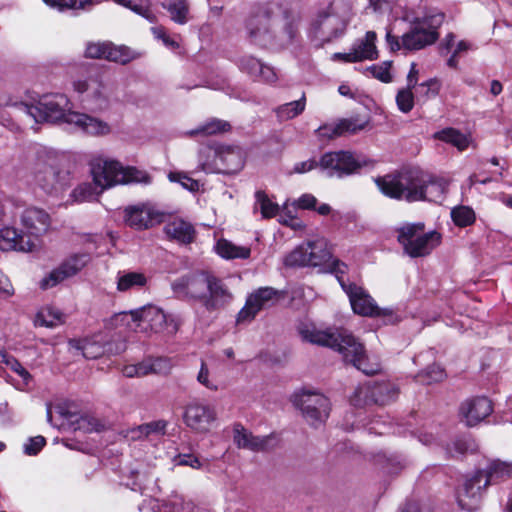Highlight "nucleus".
<instances>
[{"mask_svg":"<svg viewBox=\"0 0 512 512\" xmlns=\"http://www.w3.org/2000/svg\"><path fill=\"white\" fill-rule=\"evenodd\" d=\"M383 195L408 203L439 202L448 189V182L420 168H404L379 176L374 180Z\"/></svg>","mask_w":512,"mask_h":512,"instance_id":"1","label":"nucleus"},{"mask_svg":"<svg viewBox=\"0 0 512 512\" xmlns=\"http://www.w3.org/2000/svg\"><path fill=\"white\" fill-rule=\"evenodd\" d=\"M298 14L287 4L270 1L260 6L248 20L251 41L262 47L282 46L290 43L297 32Z\"/></svg>","mask_w":512,"mask_h":512,"instance_id":"2","label":"nucleus"},{"mask_svg":"<svg viewBox=\"0 0 512 512\" xmlns=\"http://www.w3.org/2000/svg\"><path fill=\"white\" fill-rule=\"evenodd\" d=\"M297 330L303 341L337 350L345 362L351 363L367 375L375 374L379 370L378 366L368 365L363 344L345 329L333 332L320 330L312 323H301Z\"/></svg>","mask_w":512,"mask_h":512,"instance_id":"3","label":"nucleus"},{"mask_svg":"<svg viewBox=\"0 0 512 512\" xmlns=\"http://www.w3.org/2000/svg\"><path fill=\"white\" fill-rule=\"evenodd\" d=\"M444 22V14L436 13L416 18L410 29L401 38L393 35L390 30L386 32V43L392 52L401 49L417 51L434 44L438 38V29Z\"/></svg>","mask_w":512,"mask_h":512,"instance_id":"4","label":"nucleus"},{"mask_svg":"<svg viewBox=\"0 0 512 512\" xmlns=\"http://www.w3.org/2000/svg\"><path fill=\"white\" fill-rule=\"evenodd\" d=\"M12 106L19 116L30 118L35 123H68V114L75 113L67 96L61 93L43 95L35 104L15 102Z\"/></svg>","mask_w":512,"mask_h":512,"instance_id":"5","label":"nucleus"},{"mask_svg":"<svg viewBox=\"0 0 512 512\" xmlns=\"http://www.w3.org/2000/svg\"><path fill=\"white\" fill-rule=\"evenodd\" d=\"M91 173L102 190L117 184L149 183L150 176L135 167H123L118 161L101 157L91 162Z\"/></svg>","mask_w":512,"mask_h":512,"instance_id":"6","label":"nucleus"},{"mask_svg":"<svg viewBox=\"0 0 512 512\" xmlns=\"http://www.w3.org/2000/svg\"><path fill=\"white\" fill-rule=\"evenodd\" d=\"M124 317L130 316L137 328L141 331L155 333L165 332L175 334L179 328V321L173 315L166 314L162 309L154 305L123 313Z\"/></svg>","mask_w":512,"mask_h":512,"instance_id":"7","label":"nucleus"},{"mask_svg":"<svg viewBox=\"0 0 512 512\" xmlns=\"http://www.w3.org/2000/svg\"><path fill=\"white\" fill-rule=\"evenodd\" d=\"M424 224H406L398 229V241L410 257H423L439 244L440 234L437 232L423 233Z\"/></svg>","mask_w":512,"mask_h":512,"instance_id":"8","label":"nucleus"},{"mask_svg":"<svg viewBox=\"0 0 512 512\" xmlns=\"http://www.w3.org/2000/svg\"><path fill=\"white\" fill-rule=\"evenodd\" d=\"M72 85L74 91L82 96V101L90 104L94 110H104L109 106L111 89L99 73L76 79Z\"/></svg>","mask_w":512,"mask_h":512,"instance_id":"9","label":"nucleus"},{"mask_svg":"<svg viewBox=\"0 0 512 512\" xmlns=\"http://www.w3.org/2000/svg\"><path fill=\"white\" fill-rule=\"evenodd\" d=\"M331 258L323 240L308 241L297 246L284 260L288 267H319Z\"/></svg>","mask_w":512,"mask_h":512,"instance_id":"10","label":"nucleus"},{"mask_svg":"<svg viewBox=\"0 0 512 512\" xmlns=\"http://www.w3.org/2000/svg\"><path fill=\"white\" fill-rule=\"evenodd\" d=\"M294 405L299 408L310 425L317 427L329 417L330 401L321 393L303 391L294 397Z\"/></svg>","mask_w":512,"mask_h":512,"instance_id":"11","label":"nucleus"},{"mask_svg":"<svg viewBox=\"0 0 512 512\" xmlns=\"http://www.w3.org/2000/svg\"><path fill=\"white\" fill-rule=\"evenodd\" d=\"M489 485H485L484 472L476 470L468 475L456 492L458 506L465 511H477L482 504L483 496Z\"/></svg>","mask_w":512,"mask_h":512,"instance_id":"12","label":"nucleus"},{"mask_svg":"<svg viewBox=\"0 0 512 512\" xmlns=\"http://www.w3.org/2000/svg\"><path fill=\"white\" fill-rule=\"evenodd\" d=\"M33 178L47 194H52L62 189L64 186V175L58 167V159L51 155H39L34 165Z\"/></svg>","mask_w":512,"mask_h":512,"instance_id":"13","label":"nucleus"},{"mask_svg":"<svg viewBox=\"0 0 512 512\" xmlns=\"http://www.w3.org/2000/svg\"><path fill=\"white\" fill-rule=\"evenodd\" d=\"M211 273L195 271L174 280L171 288L178 298L199 301L203 304Z\"/></svg>","mask_w":512,"mask_h":512,"instance_id":"14","label":"nucleus"},{"mask_svg":"<svg viewBox=\"0 0 512 512\" xmlns=\"http://www.w3.org/2000/svg\"><path fill=\"white\" fill-rule=\"evenodd\" d=\"M165 213L150 203L128 206L124 209L125 224L135 230H146L164 222Z\"/></svg>","mask_w":512,"mask_h":512,"instance_id":"15","label":"nucleus"},{"mask_svg":"<svg viewBox=\"0 0 512 512\" xmlns=\"http://www.w3.org/2000/svg\"><path fill=\"white\" fill-rule=\"evenodd\" d=\"M366 164V161L356 158L348 151L327 152L319 161L321 169L327 170L331 176L339 177L353 174Z\"/></svg>","mask_w":512,"mask_h":512,"instance_id":"16","label":"nucleus"},{"mask_svg":"<svg viewBox=\"0 0 512 512\" xmlns=\"http://www.w3.org/2000/svg\"><path fill=\"white\" fill-rule=\"evenodd\" d=\"M19 220L29 239L32 238L34 243L37 244L39 239L51 228L50 215L44 209L38 207L25 208L20 213Z\"/></svg>","mask_w":512,"mask_h":512,"instance_id":"17","label":"nucleus"},{"mask_svg":"<svg viewBox=\"0 0 512 512\" xmlns=\"http://www.w3.org/2000/svg\"><path fill=\"white\" fill-rule=\"evenodd\" d=\"M279 298V293L272 287H261L251 293L245 306L237 315V323L251 322L257 313L273 305Z\"/></svg>","mask_w":512,"mask_h":512,"instance_id":"18","label":"nucleus"},{"mask_svg":"<svg viewBox=\"0 0 512 512\" xmlns=\"http://www.w3.org/2000/svg\"><path fill=\"white\" fill-rule=\"evenodd\" d=\"M89 261L87 254H75L67 258L56 269L52 270L49 275L42 279L41 288L48 289L56 286L67 278L76 275Z\"/></svg>","mask_w":512,"mask_h":512,"instance_id":"19","label":"nucleus"},{"mask_svg":"<svg viewBox=\"0 0 512 512\" xmlns=\"http://www.w3.org/2000/svg\"><path fill=\"white\" fill-rule=\"evenodd\" d=\"M216 420L215 409L206 404L194 402L187 405L184 412V422L192 430L206 433Z\"/></svg>","mask_w":512,"mask_h":512,"instance_id":"20","label":"nucleus"},{"mask_svg":"<svg viewBox=\"0 0 512 512\" xmlns=\"http://www.w3.org/2000/svg\"><path fill=\"white\" fill-rule=\"evenodd\" d=\"M346 26V21L340 15L323 11L314 23L315 35L322 42H331L344 34Z\"/></svg>","mask_w":512,"mask_h":512,"instance_id":"21","label":"nucleus"},{"mask_svg":"<svg viewBox=\"0 0 512 512\" xmlns=\"http://www.w3.org/2000/svg\"><path fill=\"white\" fill-rule=\"evenodd\" d=\"M233 300V294L224 281L211 273L203 306L208 312L225 308Z\"/></svg>","mask_w":512,"mask_h":512,"instance_id":"22","label":"nucleus"},{"mask_svg":"<svg viewBox=\"0 0 512 512\" xmlns=\"http://www.w3.org/2000/svg\"><path fill=\"white\" fill-rule=\"evenodd\" d=\"M343 290L348 295L351 307L356 314L362 316H379L382 314L374 300L363 288L350 283L349 285H343Z\"/></svg>","mask_w":512,"mask_h":512,"instance_id":"23","label":"nucleus"},{"mask_svg":"<svg viewBox=\"0 0 512 512\" xmlns=\"http://www.w3.org/2000/svg\"><path fill=\"white\" fill-rule=\"evenodd\" d=\"M492 411V403L486 397L468 399L460 407V415L468 426L477 425L487 418Z\"/></svg>","mask_w":512,"mask_h":512,"instance_id":"24","label":"nucleus"},{"mask_svg":"<svg viewBox=\"0 0 512 512\" xmlns=\"http://www.w3.org/2000/svg\"><path fill=\"white\" fill-rule=\"evenodd\" d=\"M38 247L34 240L29 239L25 231L14 227H4L0 230V250L31 252Z\"/></svg>","mask_w":512,"mask_h":512,"instance_id":"25","label":"nucleus"},{"mask_svg":"<svg viewBox=\"0 0 512 512\" xmlns=\"http://www.w3.org/2000/svg\"><path fill=\"white\" fill-rule=\"evenodd\" d=\"M238 66L242 72L253 79L266 83H274L277 80V74L273 67L264 64L251 55H244L239 58Z\"/></svg>","mask_w":512,"mask_h":512,"instance_id":"26","label":"nucleus"},{"mask_svg":"<svg viewBox=\"0 0 512 512\" xmlns=\"http://www.w3.org/2000/svg\"><path fill=\"white\" fill-rule=\"evenodd\" d=\"M68 124L74 125L79 130L93 136H104L110 133L108 123L84 113L68 114Z\"/></svg>","mask_w":512,"mask_h":512,"instance_id":"27","label":"nucleus"},{"mask_svg":"<svg viewBox=\"0 0 512 512\" xmlns=\"http://www.w3.org/2000/svg\"><path fill=\"white\" fill-rule=\"evenodd\" d=\"M234 443L240 449H246L254 452L264 451L268 448L271 440L270 436H254L251 432L245 429L241 424H235L233 429Z\"/></svg>","mask_w":512,"mask_h":512,"instance_id":"28","label":"nucleus"},{"mask_svg":"<svg viewBox=\"0 0 512 512\" xmlns=\"http://www.w3.org/2000/svg\"><path fill=\"white\" fill-rule=\"evenodd\" d=\"M209 152L214 153V161L212 163L200 160L199 168L204 172H215L220 170L217 161H220L222 165L229 166L235 159L239 158V151L236 148L230 146L217 145L214 148H209Z\"/></svg>","mask_w":512,"mask_h":512,"instance_id":"29","label":"nucleus"},{"mask_svg":"<svg viewBox=\"0 0 512 512\" xmlns=\"http://www.w3.org/2000/svg\"><path fill=\"white\" fill-rule=\"evenodd\" d=\"M484 472L485 485L496 484L512 478V462L494 459L488 462Z\"/></svg>","mask_w":512,"mask_h":512,"instance_id":"30","label":"nucleus"},{"mask_svg":"<svg viewBox=\"0 0 512 512\" xmlns=\"http://www.w3.org/2000/svg\"><path fill=\"white\" fill-rule=\"evenodd\" d=\"M164 231L168 237L183 243L190 244L195 239V229L191 223L183 219H174L167 223Z\"/></svg>","mask_w":512,"mask_h":512,"instance_id":"31","label":"nucleus"},{"mask_svg":"<svg viewBox=\"0 0 512 512\" xmlns=\"http://www.w3.org/2000/svg\"><path fill=\"white\" fill-rule=\"evenodd\" d=\"M377 35L374 31H368L364 38L357 40L352 47L354 56L358 62L365 60H374L378 57V51L375 45Z\"/></svg>","mask_w":512,"mask_h":512,"instance_id":"32","label":"nucleus"},{"mask_svg":"<svg viewBox=\"0 0 512 512\" xmlns=\"http://www.w3.org/2000/svg\"><path fill=\"white\" fill-rule=\"evenodd\" d=\"M231 129V125L224 120L212 118L200 125L196 129L187 132L190 137L195 136H212L220 133L228 132Z\"/></svg>","mask_w":512,"mask_h":512,"instance_id":"33","label":"nucleus"},{"mask_svg":"<svg viewBox=\"0 0 512 512\" xmlns=\"http://www.w3.org/2000/svg\"><path fill=\"white\" fill-rule=\"evenodd\" d=\"M217 253L225 259H247L251 254V249L246 246H238L234 243L221 239L216 245Z\"/></svg>","mask_w":512,"mask_h":512,"instance_id":"34","label":"nucleus"},{"mask_svg":"<svg viewBox=\"0 0 512 512\" xmlns=\"http://www.w3.org/2000/svg\"><path fill=\"white\" fill-rule=\"evenodd\" d=\"M374 404L385 405L398 396V388L390 382H375L372 381Z\"/></svg>","mask_w":512,"mask_h":512,"instance_id":"35","label":"nucleus"},{"mask_svg":"<svg viewBox=\"0 0 512 512\" xmlns=\"http://www.w3.org/2000/svg\"><path fill=\"white\" fill-rule=\"evenodd\" d=\"M147 284V277L140 272H119L117 277V290L125 292L135 288H142Z\"/></svg>","mask_w":512,"mask_h":512,"instance_id":"36","label":"nucleus"},{"mask_svg":"<svg viewBox=\"0 0 512 512\" xmlns=\"http://www.w3.org/2000/svg\"><path fill=\"white\" fill-rule=\"evenodd\" d=\"M69 345L72 348L81 351L82 355L86 359H96L105 354V348L103 347V344L94 340H71Z\"/></svg>","mask_w":512,"mask_h":512,"instance_id":"37","label":"nucleus"},{"mask_svg":"<svg viewBox=\"0 0 512 512\" xmlns=\"http://www.w3.org/2000/svg\"><path fill=\"white\" fill-rule=\"evenodd\" d=\"M137 54L132 51L129 47L120 45L116 46L111 42H108L107 52H106V60L112 61L115 63H119L125 65L130 61L137 58Z\"/></svg>","mask_w":512,"mask_h":512,"instance_id":"38","label":"nucleus"},{"mask_svg":"<svg viewBox=\"0 0 512 512\" xmlns=\"http://www.w3.org/2000/svg\"><path fill=\"white\" fill-rule=\"evenodd\" d=\"M374 402L375 398H373L372 381L359 385L350 397V403L354 407L358 408L372 405Z\"/></svg>","mask_w":512,"mask_h":512,"instance_id":"39","label":"nucleus"},{"mask_svg":"<svg viewBox=\"0 0 512 512\" xmlns=\"http://www.w3.org/2000/svg\"><path fill=\"white\" fill-rule=\"evenodd\" d=\"M104 190L96 183L93 178V183H82L78 185L71 193V197L76 202L92 201L97 198Z\"/></svg>","mask_w":512,"mask_h":512,"instance_id":"40","label":"nucleus"},{"mask_svg":"<svg viewBox=\"0 0 512 512\" xmlns=\"http://www.w3.org/2000/svg\"><path fill=\"white\" fill-rule=\"evenodd\" d=\"M305 105L306 98L305 95H302V97L299 100L278 106L275 109V112L279 120L286 121L300 115L304 111Z\"/></svg>","mask_w":512,"mask_h":512,"instance_id":"41","label":"nucleus"},{"mask_svg":"<svg viewBox=\"0 0 512 512\" xmlns=\"http://www.w3.org/2000/svg\"><path fill=\"white\" fill-rule=\"evenodd\" d=\"M169 12L170 18L178 23L185 24L189 19V5L186 0H171L163 5Z\"/></svg>","mask_w":512,"mask_h":512,"instance_id":"42","label":"nucleus"},{"mask_svg":"<svg viewBox=\"0 0 512 512\" xmlns=\"http://www.w3.org/2000/svg\"><path fill=\"white\" fill-rule=\"evenodd\" d=\"M435 137L446 143L452 144L453 146L457 147L460 151H463L466 148H468L470 144V140L465 134H462L461 132L453 128H447L440 132H437L435 134Z\"/></svg>","mask_w":512,"mask_h":512,"instance_id":"43","label":"nucleus"},{"mask_svg":"<svg viewBox=\"0 0 512 512\" xmlns=\"http://www.w3.org/2000/svg\"><path fill=\"white\" fill-rule=\"evenodd\" d=\"M255 199L254 211L260 210L263 218H272L278 214V204L271 201L265 192L257 191L255 193Z\"/></svg>","mask_w":512,"mask_h":512,"instance_id":"44","label":"nucleus"},{"mask_svg":"<svg viewBox=\"0 0 512 512\" xmlns=\"http://www.w3.org/2000/svg\"><path fill=\"white\" fill-rule=\"evenodd\" d=\"M62 313L57 309L47 307L38 312L35 324L38 326L52 328L62 323Z\"/></svg>","mask_w":512,"mask_h":512,"instance_id":"45","label":"nucleus"},{"mask_svg":"<svg viewBox=\"0 0 512 512\" xmlns=\"http://www.w3.org/2000/svg\"><path fill=\"white\" fill-rule=\"evenodd\" d=\"M453 222L459 227H466L474 223L475 212L468 206H457L451 210Z\"/></svg>","mask_w":512,"mask_h":512,"instance_id":"46","label":"nucleus"},{"mask_svg":"<svg viewBox=\"0 0 512 512\" xmlns=\"http://www.w3.org/2000/svg\"><path fill=\"white\" fill-rule=\"evenodd\" d=\"M50 8L60 12L66 10L83 9L90 0H42Z\"/></svg>","mask_w":512,"mask_h":512,"instance_id":"47","label":"nucleus"},{"mask_svg":"<svg viewBox=\"0 0 512 512\" xmlns=\"http://www.w3.org/2000/svg\"><path fill=\"white\" fill-rule=\"evenodd\" d=\"M115 2L129 8L133 12L152 21L149 0H114Z\"/></svg>","mask_w":512,"mask_h":512,"instance_id":"48","label":"nucleus"},{"mask_svg":"<svg viewBox=\"0 0 512 512\" xmlns=\"http://www.w3.org/2000/svg\"><path fill=\"white\" fill-rule=\"evenodd\" d=\"M168 179L171 182L179 183L183 188L195 192L199 190V182L191 177H189L184 172H170L168 174Z\"/></svg>","mask_w":512,"mask_h":512,"instance_id":"49","label":"nucleus"},{"mask_svg":"<svg viewBox=\"0 0 512 512\" xmlns=\"http://www.w3.org/2000/svg\"><path fill=\"white\" fill-rule=\"evenodd\" d=\"M398 109L403 113L410 112L414 107V95L412 89H400L396 95Z\"/></svg>","mask_w":512,"mask_h":512,"instance_id":"50","label":"nucleus"},{"mask_svg":"<svg viewBox=\"0 0 512 512\" xmlns=\"http://www.w3.org/2000/svg\"><path fill=\"white\" fill-rule=\"evenodd\" d=\"M108 42H89L86 45L85 57L91 59H105Z\"/></svg>","mask_w":512,"mask_h":512,"instance_id":"51","label":"nucleus"},{"mask_svg":"<svg viewBox=\"0 0 512 512\" xmlns=\"http://www.w3.org/2000/svg\"><path fill=\"white\" fill-rule=\"evenodd\" d=\"M390 67H391V62L386 61L380 65H372L371 67H369L367 69V71H369L374 78H376L384 83H389L392 81V76L390 74Z\"/></svg>","mask_w":512,"mask_h":512,"instance_id":"52","label":"nucleus"},{"mask_svg":"<svg viewBox=\"0 0 512 512\" xmlns=\"http://www.w3.org/2000/svg\"><path fill=\"white\" fill-rule=\"evenodd\" d=\"M167 422L165 420H156L142 424L146 438L150 436H163L166 434Z\"/></svg>","mask_w":512,"mask_h":512,"instance_id":"53","label":"nucleus"},{"mask_svg":"<svg viewBox=\"0 0 512 512\" xmlns=\"http://www.w3.org/2000/svg\"><path fill=\"white\" fill-rule=\"evenodd\" d=\"M324 265H327L329 267V271L333 274H335L336 278L338 279L341 287L343 288V285H349L350 283H346L343 279L344 274L347 272L348 267L344 262H341L337 259H332L325 263Z\"/></svg>","mask_w":512,"mask_h":512,"instance_id":"54","label":"nucleus"},{"mask_svg":"<svg viewBox=\"0 0 512 512\" xmlns=\"http://www.w3.org/2000/svg\"><path fill=\"white\" fill-rule=\"evenodd\" d=\"M366 125V121L361 122L356 118L342 119L339 121L341 135L344 133H357L358 131L363 130Z\"/></svg>","mask_w":512,"mask_h":512,"instance_id":"55","label":"nucleus"},{"mask_svg":"<svg viewBox=\"0 0 512 512\" xmlns=\"http://www.w3.org/2000/svg\"><path fill=\"white\" fill-rule=\"evenodd\" d=\"M180 504H183V498L179 495H174L168 501H164L161 504L154 506L153 509L156 510V512H191L171 509V506H179Z\"/></svg>","mask_w":512,"mask_h":512,"instance_id":"56","label":"nucleus"},{"mask_svg":"<svg viewBox=\"0 0 512 512\" xmlns=\"http://www.w3.org/2000/svg\"><path fill=\"white\" fill-rule=\"evenodd\" d=\"M316 133L318 137L325 139H332L338 136H341L339 122L337 124H325L320 126Z\"/></svg>","mask_w":512,"mask_h":512,"instance_id":"57","label":"nucleus"},{"mask_svg":"<svg viewBox=\"0 0 512 512\" xmlns=\"http://www.w3.org/2000/svg\"><path fill=\"white\" fill-rule=\"evenodd\" d=\"M46 444V440L42 436L30 438L24 445V452L27 455H36Z\"/></svg>","mask_w":512,"mask_h":512,"instance_id":"58","label":"nucleus"},{"mask_svg":"<svg viewBox=\"0 0 512 512\" xmlns=\"http://www.w3.org/2000/svg\"><path fill=\"white\" fill-rule=\"evenodd\" d=\"M407 464L408 462L404 457L395 455L387 459L385 469L387 473L394 474L406 467Z\"/></svg>","mask_w":512,"mask_h":512,"instance_id":"59","label":"nucleus"},{"mask_svg":"<svg viewBox=\"0 0 512 512\" xmlns=\"http://www.w3.org/2000/svg\"><path fill=\"white\" fill-rule=\"evenodd\" d=\"M445 372L439 365L429 366L425 371L426 383L440 382L445 378Z\"/></svg>","mask_w":512,"mask_h":512,"instance_id":"60","label":"nucleus"},{"mask_svg":"<svg viewBox=\"0 0 512 512\" xmlns=\"http://www.w3.org/2000/svg\"><path fill=\"white\" fill-rule=\"evenodd\" d=\"M197 381L205 386L206 388L212 390V391H216L218 389L217 385L214 384L210 379H209V370H208V367L207 365L205 364L204 361L201 362V367H200V370L198 372V375H197Z\"/></svg>","mask_w":512,"mask_h":512,"instance_id":"61","label":"nucleus"},{"mask_svg":"<svg viewBox=\"0 0 512 512\" xmlns=\"http://www.w3.org/2000/svg\"><path fill=\"white\" fill-rule=\"evenodd\" d=\"M175 463L181 466H190L194 469H199L202 466L199 458L192 454H179L175 458Z\"/></svg>","mask_w":512,"mask_h":512,"instance_id":"62","label":"nucleus"},{"mask_svg":"<svg viewBox=\"0 0 512 512\" xmlns=\"http://www.w3.org/2000/svg\"><path fill=\"white\" fill-rule=\"evenodd\" d=\"M420 87L424 89L423 94L426 97H435L439 94L440 88H441V82L436 79H429L426 82H423L420 84Z\"/></svg>","mask_w":512,"mask_h":512,"instance_id":"63","label":"nucleus"},{"mask_svg":"<svg viewBox=\"0 0 512 512\" xmlns=\"http://www.w3.org/2000/svg\"><path fill=\"white\" fill-rule=\"evenodd\" d=\"M103 347L105 348V354L118 355L126 350V343L125 341L118 339L103 344Z\"/></svg>","mask_w":512,"mask_h":512,"instance_id":"64","label":"nucleus"}]
</instances>
